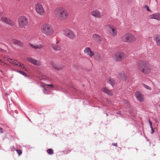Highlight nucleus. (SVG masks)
Listing matches in <instances>:
<instances>
[{
	"label": "nucleus",
	"instance_id": "1",
	"mask_svg": "<svg viewBox=\"0 0 160 160\" xmlns=\"http://www.w3.org/2000/svg\"><path fill=\"white\" fill-rule=\"evenodd\" d=\"M55 16L60 20L66 19L68 16V12L67 10L62 7H59L56 8L54 11Z\"/></svg>",
	"mask_w": 160,
	"mask_h": 160
},
{
	"label": "nucleus",
	"instance_id": "2",
	"mask_svg": "<svg viewBox=\"0 0 160 160\" xmlns=\"http://www.w3.org/2000/svg\"><path fill=\"white\" fill-rule=\"evenodd\" d=\"M138 68L144 74L149 73L151 70L150 64L146 61H140L138 63Z\"/></svg>",
	"mask_w": 160,
	"mask_h": 160
},
{
	"label": "nucleus",
	"instance_id": "3",
	"mask_svg": "<svg viewBox=\"0 0 160 160\" xmlns=\"http://www.w3.org/2000/svg\"><path fill=\"white\" fill-rule=\"evenodd\" d=\"M40 30L42 32L47 36H51L54 33V30L52 27L48 23L43 24L41 27Z\"/></svg>",
	"mask_w": 160,
	"mask_h": 160
},
{
	"label": "nucleus",
	"instance_id": "4",
	"mask_svg": "<svg viewBox=\"0 0 160 160\" xmlns=\"http://www.w3.org/2000/svg\"><path fill=\"white\" fill-rule=\"evenodd\" d=\"M121 39L123 42L130 43L136 40V38L133 34L128 33L123 35Z\"/></svg>",
	"mask_w": 160,
	"mask_h": 160
},
{
	"label": "nucleus",
	"instance_id": "5",
	"mask_svg": "<svg viewBox=\"0 0 160 160\" xmlns=\"http://www.w3.org/2000/svg\"><path fill=\"white\" fill-rule=\"evenodd\" d=\"M106 29L111 36L115 37L117 35V28L113 25L110 24L107 25L106 27Z\"/></svg>",
	"mask_w": 160,
	"mask_h": 160
},
{
	"label": "nucleus",
	"instance_id": "6",
	"mask_svg": "<svg viewBox=\"0 0 160 160\" xmlns=\"http://www.w3.org/2000/svg\"><path fill=\"white\" fill-rule=\"evenodd\" d=\"M19 27L21 28H25L28 24L27 18L24 16L20 17L18 20Z\"/></svg>",
	"mask_w": 160,
	"mask_h": 160
},
{
	"label": "nucleus",
	"instance_id": "7",
	"mask_svg": "<svg viewBox=\"0 0 160 160\" xmlns=\"http://www.w3.org/2000/svg\"><path fill=\"white\" fill-rule=\"evenodd\" d=\"M36 12L40 15H43L45 13V10L42 5L39 3H37L35 6Z\"/></svg>",
	"mask_w": 160,
	"mask_h": 160
},
{
	"label": "nucleus",
	"instance_id": "8",
	"mask_svg": "<svg viewBox=\"0 0 160 160\" xmlns=\"http://www.w3.org/2000/svg\"><path fill=\"white\" fill-rule=\"evenodd\" d=\"M63 34L68 38L71 39H74L76 35L74 32L69 28H66L63 30Z\"/></svg>",
	"mask_w": 160,
	"mask_h": 160
},
{
	"label": "nucleus",
	"instance_id": "9",
	"mask_svg": "<svg viewBox=\"0 0 160 160\" xmlns=\"http://www.w3.org/2000/svg\"><path fill=\"white\" fill-rule=\"evenodd\" d=\"M125 56V54L122 51H120L116 53L113 55V58L117 61H121L122 60Z\"/></svg>",
	"mask_w": 160,
	"mask_h": 160
},
{
	"label": "nucleus",
	"instance_id": "10",
	"mask_svg": "<svg viewBox=\"0 0 160 160\" xmlns=\"http://www.w3.org/2000/svg\"><path fill=\"white\" fill-rule=\"evenodd\" d=\"M91 14L92 16L97 18H101L103 15L102 12H100L98 10L93 11L91 12Z\"/></svg>",
	"mask_w": 160,
	"mask_h": 160
},
{
	"label": "nucleus",
	"instance_id": "11",
	"mask_svg": "<svg viewBox=\"0 0 160 160\" xmlns=\"http://www.w3.org/2000/svg\"><path fill=\"white\" fill-rule=\"evenodd\" d=\"M27 60L29 62L36 65L39 66L40 65V63L39 61L31 57L27 58Z\"/></svg>",
	"mask_w": 160,
	"mask_h": 160
},
{
	"label": "nucleus",
	"instance_id": "12",
	"mask_svg": "<svg viewBox=\"0 0 160 160\" xmlns=\"http://www.w3.org/2000/svg\"><path fill=\"white\" fill-rule=\"evenodd\" d=\"M1 21L4 23H6L11 25H12L13 24V23L11 20L5 17H2L1 18Z\"/></svg>",
	"mask_w": 160,
	"mask_h": 160
},
{
	"label": "nucleus",
	"instance_id": "13",
	"mask_svg": "<svg viewBox=\"0 0 160 160\" xmlns=\"http://www.w3.org/2000/svg\"><path fill=\"white\" fill-rule=\"evenodd\" d=\"M149 18L150 19H154L160 21V13H156L151 14L149 16Z\"/></svg>",
	"mask_w": 160,
	"mask_h": 160
},
{
	"label": "nucleus",
	"instance_id": "14",
	"mask_svg": "<svg viewBox=\"0 0 160 160\" xmlns=\"http://www.w3.org/2000/svg\"><path fill=\"white\" fill-rule=\"evenodd\" d=\"M135 96L137 99L140 102H143L144 100L142 95L139 92H136Z\"/></svg>",
	"mask_w": 160,
	"mask_h": 160
},
{
	"label": "nucleus",
	"instance_id": "15",
	"mask_svg": "<svg viewBox=\"0 0 160 160\" xmlns=\"http://www.w3.org/2000/svg\"><path fill=\"white\" fill-rule=\"evenodd\" d=\"M58 41L57 40L55 43L52 44V48L56 51H59L62 50L61 46L58 44Z\"/></svg>",
	"mask_w": 160,
	"mask_h": 160
},
{
	"label": "nucleus",
	"instance_id": "16",
	"mask_svg": "<svg viewBox=\"0 0 160 160\" xmlns=\"http://www.w3.org/2000/svg\"><path fill=\"white\" fill-rule=\"evenodd\" d=\"M84 53L87 54L90 57H92L94 55L93 52L91 50L90 48L89 47H87L84 50Z\"/></svg>",
	"mask_w": 160,
	"mask_h": 160
},
{
	"label": "nucleus",
	"instance_id": "17",
	"mask_svg": "<svg viewBox=\"0 0 160 160\" xmlns=\"http://www.w3.org/2000/svg\"><path fill=\"white\" fill-rule=\"evenodd\" d=\"M29 44L32 48L35 49H40L42 48H43V45L41 44H33L29 43Z\"/></svg>",
	"mask_w": 160,
	"mask_h": 160
},
{
	"label": "nucleus",
	"instance_id": "18",
	"mask_svg": "<svg viewBox=\"0 0 160 160\" xmlns=\"http://www.w3.org/2000/svg\"><path fill=\"white\" fill-rule=\"evenodd\" d=\"M93 39L95 41L97 42H100L102 40V37L99 35L97 34H94L92 36Z\"/></svg>",
	"mask_w": 160,
	"mask_h": 160
},
{
	"label": "nucleus",
	"instance_id": "19",
	"mask_svg": "<svg viewBox=\"0 0 160 160\" xmlns=\"http://www.w3.org/2000/svg\"><path fill=\"white\" fill-rule=\"evenodd\" d=\"M157 44L158 46L160 45V36L158 35H155L153 37Z\"/></svg>",
	"mask_w": 160,
	"mask_h": 160
},
{
	"label": "nucleus",
	"instance_id": "20",
	"mask_svg": "<svg viewBox=\"0 0 160 160\" xmlns=\"http://www.w3.org/2000/svg\"><path fill=\"white\" fill-rule=\"evenodd\" d=\"M102 92L105 93H107L109 95H111L112 94V91L111 90H109L105 88H102Z\"/></svg>",
	"mask_w": 160,
	"mask_h": 160
},
{
	"label": "nucleus",
	"instance_id": "21",
	"mask_svg": "<svg viewBox=\"0 0 160 160\" xmlns=\"http://www.w3.org/2000/svg\"><path fill=\"white\" fill-rule=\"evenodd\" d=\"M94 58L98 60H101L102 59V55L98 53H96L94 54Z\"/></svg>",
	"mask_w": 160,
	"mask_h": 160
},
{
	"label": "nucleus",
	"instance_id": "22",
	"mask_svg": "<svg viewBox=\"0 0 160 160\" xmlns=\"http://www.w3.org/2000/svg\"><path fill=\"white\" fill-rule=\"evenodd\" d=\"M51 64L52 66L56 70H59L60 68L59 66L58 65L56 64L54 62H51Z\"/></svg>",
	"mask_w": 160,
	"mask_h": 160
},
{
	"label": "nucleus",
	"instance_id": "23",
	"mask_svg": "<svg viewBox=\"0 0 160 160\" xmlns=\"http://www.w3.org/2000/svg\"><path fill=\"white\" fill-rule=\"evenodd\" d=\"M12 43L18 45L19 46L22 45L21 43L19 41L16 39L12 40Z\"/></svg>",
	"mask_w": 160,
	"mask_h": 160
},
{
	"label": "nucleus",
	"instance_id": "24",
	"mask_svg": "<svg viewBox=\"0 0 160 160\" xmlns=\"http://www.w3.org/2000/svg\"><path fill=\"white\" fill-rule=\"evenodd\" d=\"M119 77L121 79H125L126 78V76L124 73L123 72H121L119 74Z\"/></svg>",
	"mask_w": 160,
	"mask_h": 160
},
{
	"label": "nucleus",
	"instance_id": "25",
	"mask_svg": "<svg viewBox=\"0 0 160 160\" xmlns=\"http://www.w3.org/2000/svg\"><path fill=\"white\" fill-rule=\"evenodd\" d=\"M108 82L113 86L115 83V81L113 78H111L109 79L108 81Z\"/></svg>",
	"mask_w": 160,
	"mask_h": 160
},
{
	"label": "nucleus",
	"instance_id": "26",
	"mask_svg": "<svg viewBox=\"0 0 160 160\" xmlns=\"http://www.w3.org/2000/svg\"><path fill=\"white\" fill-rule=\"evenodd\" d=\"M9 62L14 65L17 66L18 65V63L15 61H13L12 59H10V61H9Z\"/></svg>",
	"mask_w": 160,
	"mask_h": 160
},
{
	"label": "nucleus",
	"instance_id": "27",
	"mask_svg": "<svg viewBox=\"0 0 160 160\" xmlns=\"http://www.w3.org/2000/svg\"><path fill=\"white\" fill-rule=\"evenodd\" d=\"M17 72H19V73H20L21 74L23 75V76H25V77H26L27 76V74L26 73H25V72H24L22 71L18 70V71H17Z\"/></svg>",
	"mask_w": 160,
	"mask_h": 160
},
{
	"label": "nucleus",
	"instance_id": "28",
	"mask_svg": "<svg viewBox=\"0 0 160 160\" xmlns=\"http://www.w3.org/2000/svg\"><path fill=\"white\" fill-rule=\"evenodd\" d=\"M47 152L49 154H52L53 153V151L51 149H49L47 150Z\"/></svg>",
	"mask_w": 160,
	"mask_h": 160
},
{
	"label": "nucleus",
	"instance_id": "29",
	"mask_svg": "<svg viewBox=\"0 0 160 160\" xmlns=\"http://www.w3.org/2000/svg\"><path fill=\"white\" fill-rule=\"evenodd\" d=\"M143 86L146 89L148 90H151V88L150 87L145 84H143Z\"/></svg>",
	"mask_w": 160,
	"mask_h": 160
},
{
	"label": "nucleus",
	"instance_id": "30",
	"mask_svg": "<svg viewBox=\"0 0 160 160\" xmlns=\"http://www.w3.org/2000/svg\"><path fill=\"white\" fill-rule=\"evenodd\" d=\"M16 151L17 152L18 154V155L19 156H20L21 155V154L22 153V152L20 150L17 149L16 150Z\"/></svg>",
	"mask_w": 160,
	"mask_h": 160
},
{
	"label": "nucleus",
	"instance_id": "31",
	"mask_svg": "<svg viewBox=\"0 0 160 160\" xmlns=\"http://www.w3.org/2000/svg\"><path fill=\"white\" fill-rule=\"evenodd\" d=\"M144 8H146L147 11L149 12H150L151 10H150V9L148 7L147 5H145L144 6Z\"/></svg>",
	"mask_w": 160,
	"mask_h": 160
},
{
	"label": "nucleus",
	"instance_id": "32",
	"mask_svg": "<svg viewBox=\"0 0 160 160\" xmlns=\"http://www.w3.org/2000/svg\"><path fill=\"white\" fill-rule=\"evenodd\" d=\"M43 88V92L44 93H46L45 92L46 91V88L43 86H41Z\"/></svg>",
	"mask_w": 160,
	"mask_h": 160
},
{
	"label": "nucleus",
	"instance_id": "33",
	"mask_svg": "<svg viewBox=\"0 0 160 160\" xmlns=\"http://www.w3.org/2000/svg\"><path fill=\"white\" fill-rule=\"evenodd\" d=\"M149 122L150 124V128H152V122H151L150 120L149 121Z\"/></svg>",
	"mask_w": 160,
	"mask_h": 160
},
{
	"label": "nucleus",
	"instance_id": "34",
	"mask_svg": "<svg viewBox=\"0 0 160 160\" xmlns=\"http://www.w3.org/2000/svg\"><path fill=\"white\" fill-rule=\"evenodd\" d=\"M47 86H49L50 87H51L52 88H53V86L52 85H50V84H47Z\"/></svg>",
	"mask_w": 160,
	"mask_h": 160
},
{
	"label": "nucleus",
	"instance_id": "35",
	"mask_svg": "<svg viewBox=\"0 0 160 160\" xmlns=\"http://www.w3.org/2000/svg\"><path fill=\"white\" fill-rule=\"evenodd\" d=\"M146 58H148V59H149L148 61H150L152 58L151 57H149V56L148 57Z\"/></svg>",
	"mask_w": 160,
	"mask_h": 160
},
{
	"label": "nucleus",
	"instance_id": "36",
	"mask_svg": "<svg viewBox=\"0 0 160 160\" xmlns=\"http://www.w3.org/2000/svg\"><path fill=\"white\" fill-rule=\"evenodd\" d=\"M3 133L2 129V128H0V133Z\"/></svg>",
	"mask_w": 160,
	"mask_h": 160
},
{
	"label": "nucleus",
	"instance_id": "37",
	"mask_svg": "<svg viewBox=\"0 0 160 160\" xmlns=\"http://www.w3.org/2000/svg\"><path fill=\"white\" fill-rule=\"evenodd\" d=\"M151 130H152V133H154V130L153 128V127H152V128H151Z\"/></svg>",
	"mask_w": 160,
	"mask_h": 160
},
{
	"label": "nucleus",
	"instance_id": "38",
	"mask_svg": "<svg viewBox=\"0 0 160 160\" xmlns=\"http://www.w3.org/2000/svg\"><path fill=\"white\" fill-rule=\"evenodd\" d=\"M112 145L116 147H117V143H112Z\"/></svg>",
	"mask_w": 160,
	"mask_h": 160
},
{
	"label": "nucleus",
	"instance_id": "39",
	"mask_svg": "<svg viewBox=\"0 0 160 160\" xmlns=\"http://www.w3.org/2000/svg\"><path fill=\"white\" fill-rule=\"evenodd\" d=\"M23 65V64H20L19 65V66L21 67V68L22 67V66Z\"/></svg>",
	"mask_w": 160,
	"mask_h": 160
},
{
	"label": "nucleus",
	"instance_id": "40",
	"mask_svg": "<svg viewBox=\"0 0 160 160\" xmlns=\"http://www.w3.org/2000/svg\"><path fill=\"white\" fill-rule=\"evenodd\" d=\"M22 68L23 69H25L26 68L24 65L22 67Z\"/></svg>",
	"mask_w": 160,
	"mask_h": 160
},
{
	"label": "nucleus",
	"instance_id": "41",
	"mask_svg": "<svg viewBox=\"0 0 160 160\" xmlns=\"http://www.w3.org/2000/svg\"><path fill=\"white\" fill-rule=\"evenodd\" d=\"M2 13V12L0 11V16L1 15Z\"/></svg>",
	"mask_w": 160,
	"mask_h": 160
},
{
	"label": "nucleus",
	"instance_id": "42",
	"mask_svg": "<svg viewBox=\"0 0 160 160\" xmlns=\"http://www.w3.org/2000/svg\"><path fill=\"white\" fill-rule=\"evenodd\" d=\"M0 62L1 63H4L1 59H0Z\"/></svg>",
	"mask_w": 160,
	"mask_h": 160
}]
</instances>
